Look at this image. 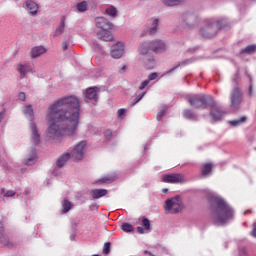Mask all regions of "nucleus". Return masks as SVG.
I'll use <instances>...</instances> for the list:
<instances>
[{"label":"nucleus","mask_w":256,"mask_h":256,"mask_svg":"<svg viewBox=\"0 0 256 256\" xmlns=\"http://www.w3.org/2000/svg\"><path fill=\"white\" fill-rule=\"evenodd\" d=\"M81 102L75 96H67L54 101L46 114L48 127L46 136L52 141H61L63 137H73L79 127Z\"/></svg>","instance_id":"f257e3e1"},{"label":"nucleus","mask_w":256,"mask_h":256,"mask_svg":"<svg viewBox=\"0 0 256 256\" xmlns=\"http://www.w3.org/2000/svg\"><path fill=\"white\" fill-rule=\"evenodd\" d=\"M211 210L214 225H225L233 218V209L221 197L212 198Z\"/></svg>","instance_id":"f03ea898"},{"label":"nucleus","mask_w":256,"mask_h":256,"mask_svg":"<svg viewBox=\"0 0 256 256\" xmlns=\"http://www.w3.org/2000/svg\"><path fill=\"white\" fill-rule=\"evenodd\" d=\"M187 103H189L190 107L192 109H201L205 110L208 109V107H215L217 105V102L215 101V98L211 95L206 94H191L186 97Z\"/></svg>","instance_id":"7ed1b4c3"},{"label":"nucleus","mask_w":256,"mask_h":256,"mask_svg":"<svg viewBox=\"0 0 256 256\" xmlns=\"http://www.w3.org/2000/svg\"><path fill=\"white\" fill-rule=\"evenodd\" d=\"M223 29V22L222 21H213L211 19L206 20L205 27L200 29L201 37L205 39H211L217 35L219 30Z\"/></svg>","instance_id":"20e7f679"},{"label":"nucleus","mask_w":256,"mask_h":256,"mask_svg":"<svg viewBox=\"0 0 256 256\" xmlns=\"http://www.w3.org/2000/svg\"><path fill=\"white\" fill-rule=\"evenodd\" d=\"M164 211L171 215L179 213L181 211V200L179 199V196L166 200L164 204Z\"/></svg>","instance_id":"39448f33"},{"label":"nucleus","mask_w":256,"mask_h":256,"mask_svg":"<svg viewBox=\"0 0 256 256\" xmlns=\"http://www.w3.org/2000/svg\"><path fill=\"white\" fill-rule=\"evenodd\" d=\"M30 140L35 146L41 145V132L35 122H29Z\"/></svg>","instance_id":"423d86ee"},{"label":"nucleus","mask_w":256,"mask_h":256,"mask_svg":"<svg viewBox=\"0 0 256 256\" xmlns=\"http://www.w3.org/2000/svg\"><path fill=\"white\" fill-rule=\"evenodd\" d=\"M230 99L232 108L236 110L239 109V106L243 103V93L239 87L232 90Z\"/></svg>","instance_id":"0eeeda50"},{"label":"nucleus","mask_w":256,"mask_h":256,"mask_svg":"<svg viewBox=\"0 0 256 256\" xmlns=\"http://www.w3.org/2000/svg\"><path fill=\"white\" fill-rule=\"evenodd\" d=\"M87 146V141H81L79 142L73 149V151L70 153V157H72V159L74 161H81V159H83V150L85 149V147Z\"/></svg>","instance_id":"6e6552de"},{"label":"nucleus","mask_w":256,"mask_h":256,"mask_svg":"<svg viewBox=\"0 0 256 256\" xmlns=\"http://www.w3.org/2000/svg\"><path fill=\"white\" fill-rule=\"evenodd\" d=\"M123 55H125V45L123 42H117L111 46L110 56L112 59H121Z\"/></svg>","instance_id":"1a4fd4ad"},{"label":"nucleus","mask_w":256,"mask_h":256,"mask_svg":"<svg viewBox=\"0 0 256 256\" xmlns=\"http://www.w3.org/2000/svg\"><path fill=\"white\" fill-rule=\"evenodd\" d=\"M162 183H185V176L183 174L175 173V174H166L162 176Z\"/></svg>","instance_id":"9d476101"},{"label":"nucleus","mask_w":256,"mask_h":256,"mask_svg":"<svg viewBox=\"0 0 256 256\" xmlns=\"http://www.w3.org/2000/svg\"><path fill=\"white\" fill-rule=\"evenodd\" d=\"M97 93H99L97 86L88 88L85 94V102L89 103V101H92L93 105H95L99 101V95Z\"/></svg>","instance_id":"9b49d317"},{"label":"nucleus","mask_w":256,"mask_h":256,"mask_svg":"<svg viewBox=\"0 0 256 256\" xmlns=\"http://www.w3.org/2000/svg\"><path fill=\"white\" fill-rule=\"evenodd\" d=\"M96 27L101 29L102 31H109V29H113V23L107 20L105 17H97L95 19Z\"/></svg>","instance_id":"f8f14e48"},{"label":"nucleus","mask_w":256,"mask_h":256,"mask_svg":"<svg viewBox=\"0 0 256 256\" xmlns=\"http://www.w3.org/2000/svg\"><path fill=\"white\" fill-rule=\"evenodd\" d=\"M166 49L167 45H165L163 40H153L150 42V51H153V53H163Z\"/></svg>","instance_id":"ddd939ff"},{"label":"nucleus","mask_w":256,"mask_h":256,"mask_svg":"<svg viewBox=\"0 0 256 256\" xmlns=\"http://www.w3.org/2000/svg\"><path fill=\"white\" fill-rule=\"evenodd\" d=\"M45 53H47V49L45 47L35 46L30 51L31 59H37V57H41V55Z\"/></svg>","instance_id":"4468645a"},{"label":"nucleus","mask_w":256,"mask_h":256,"mask_svg":"<svg viewBox=\"0 0 256 256\" xmlns=\"http://www.w3.org/2000/svg\"><path fill=\"white\" fill-rule=\"evenodd\" d=\"M36 161H37V150L35 148H32L29 156L26 159H24V165H27L29 167L31 165H35Z\"/></svg>","instance_id":"2eb2a0df"},{"label":"nucleus","mask_w":256,"mask_h":256,"mask_svg":"<svg viewBox=\"0 0 256 256\" xmlns=\"http://www.w3.org/2000/svg\"><path fill=\"white\" fill-rule=\"evenodd\" d=\"M26 9L30 15H37V11H39V4L33 2L32 0L26 1Z\"/></svg>","instance_id":"dca6fc26"},{"label":"nucleus","mask_w":256,"mask_h":256,"mask_svg":"<svg viewBox=\"0 0 256 256\" xmlns=\"http://www.w3.org/2000/svg\"><path fill=\"white\" fill-rule=\"evenodd\" d=\"M157 77H159V74H157V72H153L148 76V79L144 80L138 87V89L140 91H143V89H146V87H149V83H151V81H155V79H157Z\"/></svg>","instance_id":"f3484780"},{"label":"nucleus","mask_w":256,"mask_h":256,"mask_svg":"<svg viewBox=\"0 0 256 256\" xmlns=\"http://www.w3.org/2000/svg\"><path fill=\"white\" fill-rule=\"evenodd\" d=\"M183 20L187 27H195L197 25V16L195 14H186L183 16Z\"/></svg>","instance_id":"a211bd4d"},{"label":"nucleus","mask_w":256,"mask_h":256,"mask_svg":"<svg viewBox=\"0 0 256 256\" xmlns=\"http://www.w3.org/2000/svg\"><path fill=\"white\" fill-rule=\"evenodd\" d=\"M150 230H151V221H149L148 218H143L142 219V226H139L137 228L138 233L143 235V233H147Z\"/></svg>","instance_id":"6ab92c4d"},{"label":"nucleus","mask_w":256,"mask_h":256,"mask_svg":"<svg viewBox=\"0 0 256 256\" xmlns=\"http://www.w3.org/2000/svg\"><path fill=\"white\" fill-rule=\"evenodd\" d=\"M96 37L97 39H100V41H113V34H111V32L108 30L97 32Z\"/></svg>","instance_id":"aec40b11"},{"label":"nucleus","mask_w":256,"mask_h":256,"mask_svg":"<svg viewBox=\"0 0 256 256\" xmlns=\"http://www.w3.org/2000/svg\"><path fill=\"white\" fill-rule=\"evenodd\" d=\"M24 115H28L29 123H35V112L33 111V106L28 104L23 110Z\"/></svg>","instance_id":"412c9836"},{"label":"nucleus","mask_w":256,"mask_h":256,"mask_svg":"<svg viewBox=\"0 0 256 256\" xmlns=\"http://www.w3.org/2000/svg\"><path fill=\"white\" fill-rule=\"evenodd\" d=\"M211 117H213L214 121H221L223 119V115H225L224 111H221V109L213 107L212 110L210 111Z\"/></svg>","instance_id":"4be33fe9"},{"label":"nucleus","mask_w":256,"mask_h":256,"mask_svg":"<svg viewBox=\"0 0 256 256\" xmlns=\"http://www.w3.org/2000/svg\"><path fill=\"white\" fill-rule=\"evenodd\" d=\"M109 191L107 189H93L90 192V195L92 196L93 199H101V197H105Z\"/></svg>","instance_id":"5701e85b"},{"label":"nucleus","mask_w":256,"mask_h":256,"mask_svg":"<svg viewBox=\"0 0 256 256\" xmlns=\"http://www.w3.org/2000/svg\"><path fill=\"white\" fill-rule=\"evenodd\" d=\"M71 158V153L62 154L56 161L57 167L61 169V167L65 166V163Z\"/></svg>","instance_id":"b1692460"},{"label":"nucleus","mask_w":256,"mask_h":256,"mask_svg":"<svg viewBox=\"0 0 256 256\" xmlns=\"http://www.w3.org/2000/svg\"><path fill=\"white\" fill-rule=\"evenodd\" d=\"M149 25H151L148 28L149 34L155 35V33H157V26L159 25V19L152 18L151 20H149Z\"/></svg>","instance_id":"393cba45"},{"label":"nucleus","mask_w":256,"mask_h":256,"mask_svg":"<svg viewBox=\"0 0 256 256\" xmlns=\"http://www.w3.org/2000/svg\"><path fill=\"white\" fill-rule=\"evenodd\" d=\"M71 209H73V203H71V201H69L68 199H64L62 201V211H61V213L63 215H65V213H69L71 211Z\"/></svg>","instance_id":"a878e982"},{"label":"nucleus","mask_w":256,"mask_h":256,"mask_svg":"<svg viewBox=\"0 0 256 256\" xmlns=\"http://www.w3.org/2000/svg\"><path fill=\"white\" fill-rule=\"evenodd\" d=\"M138 51L140 55H147L151 51V42H143Z\"/></svg>","instance_id":"bb28decb"},{"label":"nucleus","mask_w":256,"mask_h":256,"mask_svg":"<svg viewBox=\"0 0 256 256\" xmlns=\"http://www.w3.org/2000/svg\"><path fill=\"white\" fill-rule=\"evenodd\" d=\"M63 31H65V16L61 18L60 25L56 29L54 37H59V35H63Z\"/></svg>","instance_id":"cd10ccee"},{"label":"nucleus","mask_w":256,"mask_h":256,"mask_svg":"<svg viewBox=\"0 0 256 256\" xmlns=\"http://www.w3.org/2000/svg\"><path fill=\"white\" fill-rule=\"evenodd\" d=\"M213 171V164L212 163H205L202 167V176L208 177V175Z\"/></svg>","instance_id":"c85d7f7f"},{"label":"nucleus","mask_w":256,"mask_h":256,"mask_svg":"<svg viewBox=\"0 0 256 256\" xmlns=\"http://www.w3.org/2000/svg\"><path fill=\"white\" fill-rule=\"evenodd\" d=\"M116 180H117V176L115 174H112L99 179L98 181H96V183H113V181H116Z\"/></svg>","instance_id":"c756f323"},{"label":"nucleus","mask_w":256,"mask_h":256,"mask_svg":"<svg viewBox=\"0 0 256 256\" xmlns=\"http://www.w3.org/2000/svg\"><path fill=\"white\" fill-rule=\"evenodd\" d=\"M183 116L185 117V119H189L190 121L197 119V115L195 114V111L191 109H185L183 112Z\"/></svg>","instance_id":"7c9ffc66"},{"label":"nucleus","mask_w":256,"mask_h":256,"mask_svg":"<svg viewBox=\"0 0 256 256\" xmlns=\"http://www.w3.org/2000/svg\"><path fill=\"white\" fill-rule=\"evenodd\" d=\"M27 69H29V66L27 64H18L16 67V70L21 77H25V75H27Z\"/></svg>","instance_id":"2f4dec72"},{"label":"nucleus","mask_w":256,"mask_h":256,"mask_svg":"<svg viewBox=\"0 0 256 256\" xmlns=\"http://www.w3.org/2000/svg\"><path fill=\"white\" fill-rule=\"evenodd\" d=\"M163 5L166 7H175V5H180L183 3V0H162Z\"/></svg>","instance_id":"473e14b6"},{"label":"nucleus","mask_w":256,"mask_h":256,"mask_svg":"<svg viewBox=\"0 0 256 256\" xmlns=\"http://www.w3.org/2000/svg\"><path fill=\"white\" fill-rule=\"evenodd\" d=\"M255 51H256V45H249V46H247L246 48H244V49H242L241 51H240V53L243 55V54H247V55H251V54H253V53H255Z\"/></svg>","instance_id":"72a5a7b5"},{"label":"nucleus","mask_w":256,"mask_h":256,"mask_svg":"<svg viewBox=\"0 0 256 256\" xmlns=\"http://www.w3.org/2000/svg\"><path fill=\"white\" fill-rule=\"evenodd\" d=\"M245 121H247V117L243 116L240 119L237 120H232L230 121V125H232L233 127H239V125H243V123H245Z\"/></svg>","instance_id":"f704fd0d"},{"label":"nucleus","mask_w":256,"mask_h":256,"mask_svg":"<svg viewBox=\"0 0 256 256\" xmlns=\"http://www.w3.org/2000/svg\"><path fill=\"white\" fill-rule=\"evenodd\" d=\"M76 9H78V11L80 13H85V11H87L88 7H87V1H82V2H79L77 5H76Z\"/></svg>","instance_id":"c9c22d12"},{"label":"nucleus","mask_w":256,"mask_h":256,"mask_svg":"<svg viewBox=\"0 0 256 256\" xmlns=\"http://www.w3.org/2000/svg\"><path fill=\"white\" fill-rule=\"evenodd\" d=\"M146 69H153L155 67V58L150 57L144 62Z\"/></svg>","instance_id":"e433bc0d"},{"label":"nucleus","mask_w":256,"mask_h":256,"mask_svg":"<svg viewBox=\"0 0 256 256\" xmlns=\"http://www.w3.org/2000/svg\"><path fill=\"white\" fill-rule=\"evenodd\" d=\"M106 14L110 17H117V8L110 6L106 9Z\"/></svg>","instance_id":"4c0bfd02"},{"label":"nucleus","mask_w":256,"mask_h":256,"mask_svg":"<svg viewBox=\"0 0 256 256\" xmlns=\"http://www.w3.org/2000/svg\"><path fill=\"white\" fill-rule=\"evenodd\" d=\"M16 194L17 191L8 190L5 192V188L1 189V195H3L4 197H15Z\"/></svg>","instance_id":"58836bf2"},{"label":"nucleus","mask_w":256,"mask_h":256,"mask_svg":"<svg viewBox=\"0 0 256 256\" xmlns=\"http://www.w3.org/2000/svg\"><path fill=\"white\" fill-rule=\"evenodd\" d=\"M4 241H7L5 237V227L3 226V222H0V243H4Z\"/></svg>","instance_id":"ea45409f"},{"label":"nucleus","mask_w":256,"mask_h":256,"mask_svg":"<svg viewBox=\"0 0 256 256\" xmlns=\"http://www.w3.org/2000/svg\"><path fill=\"white\" fill-rule=\"evenodd\" d=\"M109 253H111V242H106L103 246V254L109 255Z\"/></svg>","instance_id":"a19ab883"},{"label":"nucleus","mask_w":256,"mask_h":256,"mask_svg":"<svg viewBox=\"0 0 256 256\" xmlns=\"http://www.w3.org/2000/svg\"><path fill=\"white\" fill-rule=\"evenodd\" d=\"M113 139V132L111 130L104 131V141H111Z\"/></svg>","instance_id":"79ce46f5"},{"label":"nucleus","mask_w":256,"mask_h":256,"mask_svg":"<svg viewBox=\"0 0 256 256\" xmlns=\"http://www.w3.org/2000/svg\"><path fill=\"white\" fill-rule=\"evenodd\" d=\"M145 93H146V92H142V93L138 94V95L136 96V98L132 101L131 105H132V106L137 105V103H139V101H141V99H143V97H145Z\"/></svg>","instance_id":"37998d69"},{"label":"nucleus","mask_w":256,"mask_h":256,"mask_svg":"<svg viewBox=\"0 0 256 256\" xmlns=\"http://www.w3.org/2000/svg\"><path fill=\"white\" fill-rule=\"evenodd\" d=\"M125 113H127L126 109H123V108L119 109L117 112L118 119H125Z\"/></svg>","instance_id":"c03bdc74"},{"label":"nucleus","mask_w":256,"mask_h":256,"mask_svg":"<svg viewBox=\"0 0 256 256\" xmlns=\"http://www.w3.org/2000/svg\"><path fill=\"white\" fill-rule=\"evenodd\" d=\"M121 229L122 231H124L125 233H129V222H125L121 224Z\"/></svg>","instance_id":"a18cd8bd"},{"label":"nucleus","mask_w":256,"mask_h":256,"mask_svg":"<svg viewBox=\"0 0 256 256\" xmlns=\"http://www.w3.org/2000/svg\"><path fill=\"white\" fill-rule=\"evenodd\" d=\"M165 116V110H161L160 112H158L157 114V120L161 121V119H163V117Z\"/></svg>","instance_id":"49530a36"},{"label":"nucleus","mask_w":256,"mask_h":256,"mask_svg":"<svg viewBox=\"0 0 256 256\" xmlns=\"http://www.w3.org/2000/svg\"><path fill=\"white\" fill-rule=\"evenodd\" d=\"M18 99L20 101H25V99H27L26 95H25V92H19L18 94Z\"/></svg>","instance_id":"de8ad7c7"},{"label":"nucleus","mask_w":256,"mask_h":256,"mask_svg":"<svg viewBox=\"0 0 256 256\" xmlns=\"http://www.w3.org/2000/svg\"><path fill=\"white\" fill-rule=\"evenodd\" d=\"M62 49H63V51H67V49H69V42L63 41L62 42Z\"/></svg>","instance_id":"09e8293b"},{"label":"nucleus","mask_w":256,"mask_h":256,"mask_svg":"<svg viewBox=\"0 0 256 256\" xmlns=\"http://www.w3.org/2000/svg\"><path fill=\"white\" fill-rule=\"evenodd\" d=\"M252 237L256 238V222L253 223V230L251 232Z\"/></svg>","instance_id":"8fccbe9b"},{"label":"nucleus","mask_w":256,"mask_h":256,"mask_svg":"<svg viewBox=\"0 0 256 256\" xmlns=\"http://www.w3.org/2000/svg\"><path fill=\"white\" fill-rule=\"evenodd\" d=\"M4 118H5V113L0 112V123L3 121Z\"/></svg>","instance_id":"3c124183"},{"label":"nucleus","mask_w":256,"mask_h":256,"mask_svg":"<svg viewBox=\"0 0 256 256\" xmlns=\"http://www.w3.org/2000/svg\"><path fill=\"white\" fill-rule=\"evenodd\" d=\"M93 45L95 47H97V49H101V46L99 45V43H97L96 41L93 42Z\"/></svg>","instance_id":"603ef678"},{"label":"nucleus","mask_w":256,"mask_h":256,"mask_svg":"<svg viewBox=\"0 0 256 256\" xmlns=\"http://www.w3.org/2000/svg\"><path fill=\"white\" fill-rule=\"evenodd\" d=\"M144 255L155 256V255H153V253H151L150 251H147V250L144 251Z\"/></svg>","instance_id":"864d4df0"},{"label":"nucleus","mask_w":256,"mask_h":256,"mask_svg":"<svg viewBox=\"0 0 256 256\" xmlns=\"http://www.w3.org/2000/svg\"><path fill=\"white\" fill-rule=\"evenodd\" d=\"M179 67V65L178 66H176V67H174V68H172V69H170L168 72H167V74H169V73H173V71H175V69H177Z\"/></svg>","instance_id":"5fc2aeb1"},{"label":"nucleus","mask_w":256,"mask_h":256,"mask_svg":"<svg viewBox=\"0 0 256 256\" xmlns=\"http://www.w3.org/2000/svg\"><path fill=\"white\" fill-rule=\"evenodd\" d=\"M162 193H169V189L163 188V189H162Z\"/></svg>","instance_id":"6e6d98bb"},{"label":"nucleus","mask_w":256,"mask_h":256,"mask_svg":"<svg viewBox=\"0 0 256 256\" xmlns=\"http://www.w3.org/2000/svg\"><path fill=\"white\" fill-rule=\"evenodd\" d=\"M252 91H253V87H249V93H250V95H251V93H252Z\"/></svg>","instance_id":"4d7b16f0"},{"label":"nucleus","mask_w":256,"mask_h":256,"mask_svg":"<svg viewBox=\"0 0 256 256\" xmlns=\"http://www.w3.org/2000/svg\"><path fill=\"white\" fill-rule=\"evenodd\" d=\"M129 231L132 232L133 231V226L129 225Z\"/></svg>","instance_id":"13d9d810"},{"label":"nucleus","mask_w":256,"mask_h":256,"mask_svg":"<svg viewBox=\"0 0 256 256\" xmlns=\"http://www.w3.org/2000/svg\"><path fill=\"white\" fill-rule=\"evenodd\" d=\"M126 70H127V66L124 65V66L122 67V71H126Z\"/></svg>","instance_id":"bf43d9fd"},{"label":"nucleus","mask_w":256,"mask_h":256,"mask_svg":"<svg viewBox=\"0 0 256 256\" xmlns=\"http://www.w3.org/2000/svg\"><path fill=\"white\" fill-rule=\"evenodd\" d=\"M92 256H101V255H99V254H94V255H92Z\"/></svg>","instance_id":"052dcab7"}]
</instances>
